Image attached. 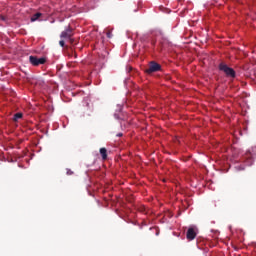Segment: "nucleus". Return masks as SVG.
I'll return each instance as SVG.
<instances>
[{"label": "nucleus", "mask_w": 256, "mask_h": 256, "mask_svg": "<svg viewBox=\"0 0 256 256\" xmlns=\"http://www.w3.org/2000/svg\"><path fill=\"white\" fill-rule=\"evenodd\" d=\"M59 45L60 47H65V40H60Z\"/></svg>", "instance_id": "obj_10"}, {"label": "nucleus", "mask_w": 256, "mask_h": 256, "mask_svg": "<svg viewBox=\"0 0 256 256\" xmlns=\"http://www.w3.org/2000/svg\"><path fill=\"white\" fill-rule=\"evenodd\" d=\"M67 175H73V171H71V169H67Z\"/></svg>", "instance_id": "obj_12"}, {"label": "nucleus", "mask_w": 256, "mask_h": 256, "mask_svg": "<svg viewBox=\"0 0 256 256\" xmlns=\"http://www.w3.org/2000/svg\"><path fill=\"white\" fill-rule=\"evenodd\" d=\"M42 16H43V14L41 12H37L36 14L32 15L31 22L33 23V22L37 21L39 19V17H42Z\"/></svg>", "instance_id": "obj_7"}, {"label": "nucleus", "mask_w": 256, "mask_h": 256, "mask_svg": "<svg viewBox=\"0 0 256 256\" xmlns=\"http://www.w3.org/2000/svg\"><path fill=\"white\" fill-rule=\"evenodd\" d=\"M158 71H161V64L151 61L148 64V68L145 70V73L148 75H151V73H157Z\"/></svg>", "instance_id": "obj_2"}, {"label": "nucleus", "mask_w": 256, "mask_h": 256, "mask_svg": "<svg viewBox=\"0 0 256 256\" xmlns=\"http://www.w3.org/2000/svg\"><path fill=\"white\" fill-rule=\"evenodd\" d=\"M68 41H69L70 45H74L75 44V39H73V37H70L68 39Z\"/></svg>", "instance_id": "obj_9"}, {"label": "nucleus", "mask_w": 256, "mask_h": 256, "mask_svg": "<svg viewBox=\"0 0 256 256\" xmlns=\"http://www.w3.org/2000/svg\"><path fill=\"white\" fill-rule=\"evenodd\" d=\"M0 18L2 19V21H5V17H3V16H0Z\"/></svg>", "instance_id": "obj_14"}, {"label": "nucleus", "mask_w": 256, "mask_h": 256, "mask_svg": "<svg viewBox=\"0 0 256 256\" xmlns=\"http://www.w3.org/2000/svg\"><path fill=\"white\" fill-rule=\"evenodd\" d=\"M22 118H23V113H16L14 114L13 121L17 122L19 121V119H22Z\"/></svg>", "instance_id": "obj_8"}, {"label": "nucleus", "mask_w": 256, "mask_h": 256, "mask_svg": "<svg viewBox=\"0 0 256 256\" xmlns=\"http://www.w3.org/2000/svg\"><path fill=\"white\" fill-rule=\"evenodd\" d=\"M218 69H219V71H222L223 73H225L226 77L235 79V77H236L235 70L231 67H228V65L225 64V62L220 63L218 66Z\"/></svg>", "instance_id": "obj_1"}, {"label": "nucleus", "mask_w": 256, "mask_h": 256, "mask_svg": "<svg viewBox=\"0 0 256 256\" xmlns=\"http://www.w3.org/2000/svg\"><path fill=\"white\" fill-rule=\"evenodd\" d=\"M73 37V28L68 27L66 30L62 31L60 34V39H65L66 41H69Z\"/></svg>", "instance_id": "obj_4"}, {"label": "nucleus", "mask_w": 256, "mask_h": 256, "mask_svg": "<svg viewBox=\"0 0 256 256\" xmlns=\"http://www.w3.org/2000/svg\"><path fill=\"white\" fill-rule=\"evenodd\" d=\"M195 237H197V231L195 230V228L193 227L188 228L186 232V239H188V241H193Z\"/></svg>", "instance_id": "obj_5"}, {"label": "nucleus", "mask_w": 256, "mask_h": 256, "mask_svg": "<svg viewBox=\"0 0 256 256\" xmlns=\"http://www.w3.org/2000/svg\"><path fill=\"white\" fill-rule=\"evenodd\" d=\"M117 137H123V133H118Z\"/></svg>", "instance_id": "obj_13"}, {"label": "nucleus", "mask_w": 256, "mask_h": 256, "mask_svg": "<svg viewBox=\"0 0 256 256\" xmlns=\"http://www.w3.org/2000/svg\"><path fill=\"white\" fill-rule=\"evenodd\" d=\"M100 155L103 161L107 160V148H100Z\"/></svg>", "instance_id": "obj_6"}, {"label": "nucleus", "mask_w": 256, "mask_h": 256, "mask_svg": "<svg viewBox=\"0 0 256 256\" xmlns=\"http://www.w3.org/2000/svg\"><path fill=\"white\" fill-rule=\"evenodd\" d=\"M29 61L34 67H39V65H45L47 60L45 58H37V56H30Z\"/></svg>", "instance_id": "obj_3"}, {"label": "nucleus", "mask_w": 256, "mask_h": 256, "mask_svg": "<svg viewBox=\"0 0 256 256\" xmlns=\"http://www.w3.org/2000/svg\"><path fill=\"white\" fill-rule=\"evenodd\" d=\"M106 35H107L108 39H111V37H113V34L111 33V31H108L106 33Z\"/></svg>", "instance_id": "obj_11"}]
</instances>
